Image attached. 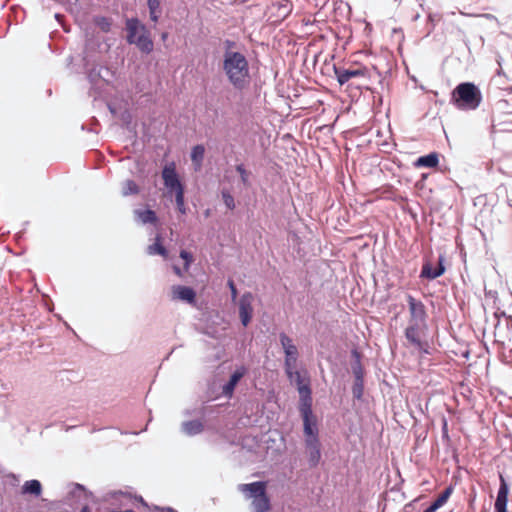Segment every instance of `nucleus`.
Here are the masks:
<instances>
[{"mask_svg":"<svg viewBox=\"0 0 512 512\" xmlns=\"http://www.w3.org/2000/svg\"><path fill=\"white\" fill-rule=\"evenodd\" d=\"M221 69L234 89L242 91L249 87L251 82L250 66L243 53L228 52L223 55Z\"/></svg>","mask_w":512,"mask_h":512,"instance_id":"nucleus-1","label":"nucleus"},{"mask_svg":"<svg viewBox=\"0 0 512 512\" xmlns=\"http://www.w3.org/2000/svg\"><path fill=\"white\" fill-rule=\"evenodd\" d=\"M303 420V433L305 453L310 467H316L321 460V443L319 440V431L317 420L314 415L306 416Z\"/></svg>","mask_w":512,"mask_h":512,"instance_id":"nucleus-2","label":"nucleus"},{"mask_svg":"<svg viewBox=\"0 0 512 512\" xmlns=\"http://www.w3.org/2000/svg\"><path fill=\"white\" fill-rule=\"evenodd\" d=\"M482 101L480 89L471 82L458 84L451 94L450 102L459 110H475Z\"/></svg>","mask_w":512,"mask_h":512,"instance_id":"nucleus-3","label":"nucleus"},{"mask_svg":"<svg viewBox=\"0 0 512 512\" xmlns=\"http://www.w3.org/2000/svg\"><path fill=\"white\" fill-rule=\"evenodd\" d=\"M287 377L293 381L299 392L300 400H299V412L302 418H306V416L314 415L312 411V397H311V389L308 383H304V378L301 373L295 369H293L292 374H286Z\"/></svg>","mask_w":512,"mask_h":512,"instance_id":"nucleus-4","label":"nucleus"},{"mask_svg":"<svg viewBox=\"0 0 512 512\" xmlns=\"http://www.w3.org/2000/svg\"><path fill=\"white\" fill-rule=\"evenodd\" d=\"M427 329V323L408 321V325L404 331L405 338L409 345L425 354L429 353V344L425 340Z\"/></svg>","mask_w":512,"mask_h":512,"instance_id":"nucleus-5","label":"nucleus"},{"mask_svg":"<svg viewBox=\"0 0 512 512\" xmlns=\"http://www.w3.org/2000/svg\"><path fill=\"white\" fill-rule=\"evenodd\" d=\"M281 346L285 353L284 368L286 374H292L293 369L296 368L298 360V349L294 345L293 340L285 333L279 335Z\"/></svg>","mask_w":512,"mask_h":512,"instance_id":"nucleus-6","label":"nucleus"},{"mask_svg":"<svg viewBox=\"0 0 512 512\" xmlns=\"http://www.w3.org/2000/svg\"><path fill=\"white\" fill-rule=\"evenodd\" d=\"M407 303L409 309L408 321L427 323V313L423 302L414 298L412 295H407Z\"/></svg>","mask_w":512,"mask_h":512,"instance_id":"nucleus-7","label":"nucleus"},{"mask_svg":"<svg viewBox=\"0 0 512 512\" xmlns=\"http://www.w3.org/2000/svg\"><path fill=\"white\" fill-rule=\"evenodd\" d=\"M162 178L164 181V185L170 192H177L180 190H184L183 185L181 184L178 175L175 170L174 163L166 165L162 170Z\"/></svg>","mask_w":512,"mask_h":512,"instance_id":"nucleus-8","label":"nucleus"},{"mask_svg":"<svg viewBox=\"0 0 512 512\" xmlns=\"http://www.w3.org/2000/svg\"><path fill=\"white\" fill-rule=\"evenodd\" d=\"M253 300L252 293H244L239 300V316L244 327L248 326L253 316Z\"/></svg>","mask_w":512,"mask_h":512,"instance_id":"nucleus-9","label":"nucleus"},{"mask_svg":"<svg viewBox=\"0 0 512 512\" xmlns=\"http://www.w3.org/2000/svg\"><path fill=\"white\" fill-rule=\"evenodd\" d=\"M334 72L337 78V81L340 85H344L349 82L351 79L366 77L367 69L365 67H357V68H341L334 67Z\"/></svg>","mask_w":512,"mask_h":512,"instance_id":"nucleus-10","label":"nucleus"},{"mask_svg":"<svg viewBox=\"0 0 512 512\" xmlns=\"http://www.w3.org/2000/svg\"><path fill=\"white\" fill-rule=\"evenodd\" d=\"M238 490L243 493L246 498L254 499L266 493V483L263 481H256L247 484H239Z\"/></svg>","mask_w":512,"mask_h":512,"instance_id":"nucleus-11","label":"nucleus"},{"mask_svg":"<svg viewBox=\"0 0 512 512\" xmlns=\"http://www.w3.org/2000/svg\"><path fill=\"white\" fill-rule=\"evenodd\" d=\"M444 272V256L440 255L438 258V266L436 268H433L429 261L423 264L420 277L433 280L440 277Z\"/></svg>","mask_w":512,"mask_h":512,"instance_id":"nucleus-12","label":"nucleus"},{"mask_svg":"<svg viewBox=\"0 0 512 512\" xmlns=\"http://www.w3.org/2000/svg\"><path fill=\"white\" fill-rule=\"evenodd\" d=\"M509 487L504 477L500 475V487L494 504L495 512H507Z\"/></svg>","mask_w":512,"mask_h":512,"instance_id":"nucleus-13","label":"nucleus"},{"mask_svg":"<svg viewBox=\"0 0 512 512\" xmlns=\"http://www.w3.org/2000/svg\"><path fill=\"white\" fill-rule=\"evenodd\" d=\"M196 298L195 291L187 286L175 285L172 287V299L181 300L187 303H194Z\"/></svg>","mask_w":512,"mask_h":512,"instance_id":"nucleus-14","label":"nucleus"},{"mask_svg":"<svg viewBox=\"0 0 512 512\" xmlns=\"http://www.w3.org/2000/svg\"><path fill=\"white\" fill-rule=\"evenodd\" d=\"M247 370L244 366L238 367L230 376L229 381L223 386L222 393L224 396L231 397L236 385L246 374Z\"/></svg>","mask_w":512,"mask_h":512,"instance_id":"nucleus-15","label":"nucleus"},{"mask_svg":"<svg viewBox=\"0 0 512 512\" xmlns=\"http://www.w3.org/2000/svg\"><path fill=\"white\" fill-rule=\"evenodd\" d=\"M140 30L142 34L135 39L133 44H135L141 52L149 54L153 50V41L149 37L144 25H141Z\"/></svg>","mask_w":512,"mask_h":512,"instance_id":"nucleus-16","label":"nucleus"},{"mask_svg":"<svg viewBox=\"0 0 512 512\" xmlns=\"http://www.w3.org/2000/svg\"><path fill=\"white\" fill-rule=\"evenodd\" d=\"M271 508L270 499L267 493L262 494V496H258L252 499L251 502V510L252 512H267Z\"/></svg>","mask_w":512,"mask_h":512,"instance_id":"nucleus-17","label":"nucleus"},{"mask_svg":"<svg viewBox=\"0 0 512 512\" xmlns=\"http://www.w3.org/2000/svg\"><path fill=\"white\" fill-rule=\"evenodd\" d=\"M134 214L136 216V219L142 224H156L158 220L156 213L151 209L135 210Z\"/></svg>","mask_w":512,"mask_h":512,"instance_id":"nucleus-18","label":"nucleus"},{"mask_svg":"<svg viewBox=\"0 0 512 512\" xmlns=\"http://www.w3.org/2000/svg\"><path fill=\"white\" fill-rule=\"evenodd\" d=\"M204 429L203 423L199 420H191L182 424V430L189 436L197 435Z\"/></svg>","mask_w":512,"mask_h":512,"instance_id":"nucleus-19","label":"nucleus"},{"mask_svg":"<svg viewBox=\"0 0 512 512\" xmlns=\"http://www.w3.org/2000/svg\"><path fill=\"white\" fill-rule=\"evenodd\" d=\"M438 162H439L438 154L435 152H432L428 155L419 157L415 162V166L433 168L438 165Z\"/></svg>","mask_w":512,"mask_h":512,"instance_id":"nucleus-20","label":"nucleus"},{"mask_svg":"<svg viewBox=\"0 0 512 512\" xmlns=\"http://www.w3.org/2000/svg\"><path fill=\"white\" fill-rule=\"evenodd\" d=\"M141 25L136 18H131L126 21V29H127V42L132 44L134 43L136 37V34L138 30L140 29Z\"/></svg>","mask_w":512,"mask_h":512,"instance_id":"nucleus-21","label":"nucleus"},{"mask_svg":"<svg viewBox=\"0 0 512 512\" xmlns=\"http://www.w3.org/2000/svg\"><path fill=\"white\" fill-rule=\"evenodd\" d=\"M161 235L158 234L155 238V243L147 247V253L149 255H161L164 258L168 256L166 248L161 244Z\"/></svg>","mask_w":512,"mask_h":512,"instance_id":"nucleus-22","label":"nucleus"},{"mask_svg":"<svg viewBox=\"0 0 512 512\" xmlns=\"http://www.w3.org/2000/svg\"><path fill=\"white\" fill-rule=\"evenodd\" d=\"M42 492V485L38 480H28L22 486V494L39 496Z\"/></svg>","mask_w":512,"mask_h":512,"instance_id":"nucleus-23","label":"nucleus"},{"mask_svg":"<svg viewBox=\"0 0 512 512\" xmlns=\"http://www.w3.org/2000/svg\"><path fill=\"white\" fill-rule=\"evenodd\" d=\"M161 0H147L150 19L156 23L161 15Z\"/></svg>","mask_w":512,"mask_h":512,"instance_id":"nucleus-24","label":"nucleus"},{"mask_svg":"<svg viewBox=\"0 0 512 512\" xmlns=\"http://www.w3.org/2000/svg\"><path fill=\"white\" fill-rule=\"evenodd\" d=\"M205 154V148L203 145H196L192 148L191 151V160L192 162L197 166V168H200L204 159Z\"/></svg>","mask_w":512,"mask_h":512,"instance_id":"nucleus-25","label":"nucleus"},{"mask_svg":"<svg viewBox=\"0 0 512 512\" xmlns=\"http://www.w3.org/2000/svg\"><path fill=\"white\" fill-rule=\"evenodd\" d=\"M139 193V187L133 180H126L122 184V195L123 196H129Z\"/></svg>","mask_w":512,"mask_h":512,"instance_id":"nucleus-26","label":"nucleus"},{"mask_svg":"<svg viewBox=\"0 0 512 512\" xmlns=\"http://www.w3.org/2000/svg\"><path fill=\"white\" fill-rule=\"evenodd\" d=\"M453 491L452 487H447L444 489L439 496L436 498L435 501L432 502V504L437 508H441L449 499Z\"/></svg>","mask_w":512,"mask_h":512,"instance_id":"nucleus-27","label":"nucleus"},{"mask_svg":"<svg viewBox=\"0 0 512 512\" xmlns=\"http://www.w3.org/2000/svg\"><path fill=\"white\" fill-rule=\"evenodd\" d=\"M352 355L356 358L355 363L352 365L355 380H357V377H359V379H363V368L360 362V354L356 350H353Z\"/></svg>","mask_w":512,"mask_h":512,"instance_id":"nucleus-28","label":"nucleus"},{"mask_svg":"<svg viewBox=\"0 0 512 512\" xmlns=\"http://www.w3.org/2000/svg\"><path fill=\"white\" fill-rule=\"evenodd\" d=\"M363 391H364L363 379H359V377H357V380L354 381V384L352 387L353 397L358 400L361 399V397L363 395Z\"/></svg>","mask_w":512,"mask_h":512,"instance_id":"nucleus-29","label":"nucleus"},{"mask_svg":"<svg viewBox=\"0 0 512 512\" xmlns=\"http://www.w3.org/2000/svg\"><path fill=\"white\" fill-rule=\"evenodd\" d=\"M175 201H176L178 211L181 214H185L186 207H185V202H184V190H180L175 193Z\"/></svg>","mask_w":512,"mask_h":512,"instance_id":"nucleus-30","label":"nucleus"},{"mask_svg":"<svg viewBox=\"0 0 512 512\" xmlns=\"http://www.w3.org/2000/svg\"><path fill=\"white\" fill-rule=\"evenodd\" d=\"M236 171L240 174L241 182L244 186H249V172L245 169L243 164L236 166Z\"/></svg>","mask_w":512,"mask_h":512,"instance_id":"nucleus-31","label":"nucleus"},{"mask_svg":"<svg viewBox=\"0 0 512 512\" xmlns=\"http://www.w3.org/2000/svg\"><path fill=\"white\" fill-rule=\"evenodd\" d=\"M222 199H223L225 206L228 209L233 210L235 208L234 197L230 194L229 191H227V190L222 191Z\"/></svg>","mask_w":512,"mask_h":512,"instance_id":"nucleus-32","label":"nucleus"},{"mask_svg":"<svg viewBox=\"0 0 512 512\" xmlns=\"http://www.w3.org/2000/svg\"><path fill=\"white\" fill-rule=\"evenodd\" d=\"M180 257L184 260V270L185 271H188L189 270V267H190V264L192 263L193 261V256L190 252L186 251V250H181L180 252Z\"/></svg>","mask_w":512,"mask_h":512,"instance_id":"nucleus-33","label":"nucleus"},{"mask_svg":"<svg viewBox=\"0 0 512 512\" xmlns=\"http://www.w3.org/2000/svg\"><path fill=\"white\" fill-rule=\"evenodd\" d=\"M103 69H104L103 67H100L99 70H97L96 68H93L91 71H89L88 79L90 80L91 83H96L98 78H101L104 81H106L104 79V77L101 75V70H103Z\"/></svg>","mask_w":512,"mask_h":512,"instance_id":"nucleus-34","label":"nucleus"},{"mask_svg":"<svg viewBox=\"0 0 512 512\" xmlns=\"http://www.w3.org/2000/svg\"><path fill=\"white\" fill-rule=\"evenodd\" d=\"M224 51L223 55H226L228 52L230 53H240L239 51H235L234 48L236 47V43L232 40H225L224 41Z\"/></svg>","mask_w":512,"mask_h":512,"instance_id":"nucleus-35","label":"nucleus"},{"mask_svg":"<svg viewBox=\"0 0 512 512\" xmlns=\"http://www.w3.org/2000/svg\"><path fill=\"white\" fill-rule=\"evenodd\" d=\"M227 284H228V287H229V289H230V291H231V298H232V301H235V300H236V298H237V295H238L237 288H236V286H235V284H234L233 280H231V279H229V280H228V283H227Z\"/></svg>","mask_w":512,"mask_h":512,"instance_id":"nucleus-36","label":"nucleus"},{"mask_svg":"<svg viewBox=\"0 0 512 512\" xmlns=\"http://www.w3.org/2000/svg\"><path fill=\"white\" fill-rule=\"evenodd\" d=\"M77 492H83L85 494V497H89L91 496L92 494L91 493H88L85 488L80 485V484H75V488L74 490L72 491V493L75 495Z\"/></svg>","mask_w":512,"mask_h":512,"instance_id":"nucleus-37","label":"nucleus"},{"mask_svg":"<svg viewBox=\"0 0 512 512\" xmlns=\"http://www.w3.org/2000/svg\"><path fill=\"white\" fill-rule=\"evenodd\" d=\"M438 509L431 504L429 507H427L423 512H436Z\"/></svg>","mask_w":512,"mask_h":512,"instance_id":"nucleus-38","label":"nucleus"},{"mask_svg":"<svg viewBox=\"0 0 512 512\" xmlns=\"http://www.w3.org/2000/svg\"><path fill=\"white\" fill-rule=\"evenodd\" d=\"M173 270H174V272H175L178 276H182V275H183L182 270H181L178 266H174V267H173Z\"/></svg>","mask_w":512,"mask_h":512,"instance_id":"nucleus-39","label":"nucleus"},{"mask_svg":"<svg viewBox=\"0 0 512 512\" xmlns=\"http://www.w3.org/2000/svg\"><path fill=\"white\" fill-rule=\"evenodd\" d=\"M80 512H91V510L88 505H84Z\"/></svg>","mask_w":512,"mask_h":512,"instance_id":"nucleus-40","label":"nucleus"},{"mask_svg":"<svg viewBox=\"0 0 512 512\" xmlns=\"http://www.w3.org/2000/svg\"><path fill=\"white\" fill-rule=\"evenodd\" d=\"M484 17H486L487 19H495V17L490 14H485Z\"/></svg>","mask_w":512,"mask_h":512,"instance_id":"nucleus-41","label":"nucleus"},{"mask_svg":"<svg viewBox=\"0 0 512 512\" xmlns=\"http://www.w3.org/2000/svg\"><path fill=\"white\" fill-rule=\"evenodd\" d=\"M167 37H168L167 33H163L162 36H161L163 41H165L167 39Z\"/></svg>","mask_w":512,"mask_h":512,"instance_id":"nucleus-42","label":"nucleus"},{"mask_svg":"<svg viewBox=\"0 0 512 512\" xmlns=\"http://www.w3.org/2000/svg\"><path fill=\"white\" fill-rule=\"evenodd\" d=\"M109 109L110 111L114 114L115 113V110L109 105Z\"/></svg>","mask_w":512,"mask_h":512,"instance_id":"nucleus-43","label":"nucleus"},{"mask_svg":"<svg viewBox=\"0 0 512 512\" xmlns=\"http://www.w3.org/2000/svg\"><path fill=\"white\" fill-rule=\"evenodd\" d=\"M167 510H168L169 512H177V511H175V510H174V509H172V508H168Z\"/></svg>","mask_w":512,"mask_h":512,"instance_id":"nucleus-44","label":"nucleus"},{"mask_svg":"<svg viewBox=\"0 0 512 512\" xmlns=\"http://www.w3.org/2000/svg\"><path fill=\"white\" fill-rule=\"evenodd\" d=\"M497 74H498V75H501V74H502V70H501V69H499V70L497 71Z\"/></svg>","mask_w":512,"mask_h":512,"instance_id":"nucleus-45","label":"nucleus"}]
</instances>
